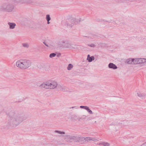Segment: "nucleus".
I'll list each match as a JSON object with an SVG mask.
<instances>
[{
  "label": "nucleus",
  "instance_id": "nucleus-1",
  "mask_svg": "<svg viewBox=\"0 0 146 146\" xmlns=\"http://www.w3.org/2000/svg\"><path fill=\"white\" fill-rule=\"evenodd\" d=\"M27 118L26 115L18 113H13L9 116L7 124L11 126L16 127Z\"/></svg>",
  "mask_w": 146,
  "mask_h": 146
},
{
  "label": "nucleus",
  "instance_id": "nucleus-2",
  "mask_svg": "<svg viewBox=\"0 0 146 146\" xmlns=\"http://www.w3.org/2000/svg\"><path fill=\"white\" fill-rule=\"evenodd\" d=\"M17 0H11L8 3L2 4L0 6V11H3L11 12L14 8V5L19 4L16 3Z\"/></svg>",
  "mask_w": 146,
  "mask_h": 146
},
{
  "label": "nucleus",
  "instance_id": "nucleus-3",
  "mask_svg": "<svg viewBox=\"0 0 146 146\" xmlns=\"http://www.w3.org/2000/svg\"><path fill=\"white\" fill-rule=\"evenodd\" d=\"M31 61L26 59H20L17 60L16 62V66L21 69H25L31 66Z\"/></svg>",
  "mask_w": 146,
  "mask_h": 146
},
{
  "label": "nucleus",
  "instance_id": "nucleus-4",
  "mask_svg": "<svg viewBox=\"0 0 146 146\" xmlns=\"http://www.w3.org/2000/svg\"><path fill=\"white\" fill-rule=\"evenodd\" d=\"M80 21V20H79L78 21L75 18H69L67 19L66 21V25L68 27L72 28L74 25L77 24Z\"/></svg>",
  "mask_w": 146,
  "mask_h": 146
},
{
  "label": "nucleus",
  "instance_id": "nucleus-5",
  "mask_svg": "<svg viewBox=\"0 0 146 146\" xmlns=\"http://www.w3.org/2000/svg\"><path fill=\"white\" fill-rule=\"evenodd\" d=\"M135 94L138 98L142 99L144 98L146 95V94L143 92L141 89H137L135 91Z\"/></svg>",
  "mask_w": 146,
  "mask_h": 146
},
{
  "label": "nucleus",
  "instance_id": "nucleus-6",
  "mask_svg": "<svg viewBox=\"0 0 146 146\" xmlns=\"http://www.w3.org/2000/svg\"><path fill=\"white\" fill-rule=\"evenodd\" d=\"M66 137L68 139H73L76 142H80L83 141V137H82L70 136L69 135H67Z\"/></svg>",
  "mask_w": 146,
  "mask_h": 146
},
{
  "label": "nucleus",
  "instance_id": "nucleus-7",
  "mask_svg": "<svg viewBox=\"0 0 146 146\" xmlns=\"http://www.w3.org/2000/svg\"><path fill=\"white\" fill-rule=\"evenodd\" d=\"M17 1L16 3H18L19 4L25 3L33 4L35 2L33 0H17Z\"/></svg>",
  "mask_w": 146,
  "mask_h": 146
},
{
  "label": "nucleus",
  "instance_id": "nucleus-8",
  "mask_svg": "<svg viewBox=\"0 0 146 146\" xmlns=\"http://www.w3.org/2000/svg\"><path fill=\"white\" fill-rule=\"evenodd\" d=\"M50 89H54L56 88L58 86L57 82L54 81H49Z\"/></svg>",
  "mask_w": 146,
  "mask_h": 146
},
{
  "label": "nucleus",
  "instance_id": "nucleus-9",
  "mask_svg": "<svg viewBox=\"0 0 146 146\" xmlns=\"http://www.w3.org/2000/svg\"><path fill=\"white\" fill-rule=\"evenodd\" d=\"M40 86L42 88L50 89L49 81L44 82L40 85Z\"/></svg>",
  "mask_w": 146,
  "mask_h": 146
},
{
  "label": "nucleus",
  "instance_id": "nucleus-10",
  "mask_svg": "<svg viewBox=\"0 0 146 146\" xmlns=\"http://www.w3.org/2000/svg\"><path fill=\"white\" fill-rule=\"evenodd\" d=\"M85 140L87 141H97L98 140L92 137H87L85 138L83 137V141Z\"/></svg>",
  "mask_w": 146,
  "mask_h": 146
},
{
  "label": "nucleus",
  "instance_id": "nucleus-11",
  "mask_svg": "<svg viewBox=\"0 0 146 146\" xmlns=\"http://www.w3.org/2000/svg\"><path fill=\"white\" fill-rule=\"evenodd\" d=\"M108 67L109 68L113 69H115L117 68L115 65L112 63H110L109 64Z\"/></svg>",
  "mask_w": 146,
  "mask_h": 146
},
{
  "label": "nucleus",
  "instance_id": "nucleus-12",
  "mask_svg": "<svg viewBox=\"0 0 146 146\" xmlns=\"http://www.w3.org/2000/svg\"><path fill=\"white\" fill-rule=\"evenodd\" d=\"M17 100L18 102H21L24 100L23 97L21 95H19L17 96Z\"/></svg>",
  "mask_w": 146,
  "mask_h": 146
},
{
  "label": "nucleus",
  "instance_id": "nucleus-13",
  "mask_svg": "<svg viewBox=\"0 0 146 146\" xmlns=\"http://www.w3.org/2000/svg\"><path fill=\"white\" fill-rule=\"evenodd\" d=\"M8 24L10 29H14L16 25L15 23H14L9 22Z\"/></svg>",
  "mask_w": 146,
  "mask_h": 146
},
{
  "label": "nucleus",
  "instance_id": "nucleus-14",
  "mask_svg": "<svg viewBox=\"0 0 146 146\" xmlns=\"http://www.w3.org/2000/svg\"><path fill=\"white\" fill-rule=\"evenodd\" d=\"M86 119V115H83L80 116H79L78 120L79 121H81L84 120Z\"/></svg>",
  "mask_w": 146,
  "mask_h": 146
},
{
  "label": "nucleus",
  "instance_id": "nucleus-15",
  "mask_svg": "<svg viewBox=\"0 0 146 146\" xmlns=\"http://www.w3.org/2000/svg\"><path fill=\"white\" fill-rule=\"evenodd\" d=\"M94 59L95 58L94 56L90 57L89 55H88L87 56V60L90 62H92V60H94Z\"/></svg>",
  "mask_w": 146,
  "mask_h": 146
},
{
  "label": "nucleus",
  "instance_id": "nucleus-16",
  "mask_svg": "<svg viewBox=\"0 0 146 146\" xmlns=\"http://www.w3.org/2000/svg\"><path fill=\"white\" fill-rule=\"evenodd\" d=\"M55 133H58L59 136H62L65 134V133L64 131H59L56 130L54 131Z\"/></svg>",
  "mask_w": 146,
  "mask_h": 146
},
{
  "label": "nucleus",
  "instance_id": "nucleus-17",
  "mask_svg": "<svg viewBox=\"0 0 146 146\" xmlns=\"http://www.w3.org/2000/svg\"><path fill=\"white\" fill-rule=\"evenodd\" d=\"M126 62L129 64H133V58H129L126 60Z\"/></svg>",
  "mask_w": 146,
  "mask_h": 146
},
{
  "label": "nucleus",
  "instance_id": "nucleus-18",
  "mask_svg": "<svg viewBox=\"0 0 146 146\" xmlns=\"http://www.w3.org/2000/svg\"><path fill=\"white\" fill-rule=\"evenodd\" d=\"M46 19L47 21V23L48 24H49L50 23V22H49V21L51 20V18L50 17V15H49L47 14L46 16Z\"/></svg>",
  "mask_w": 146,
  "mask_h": 146
},
{
  "label": "nucleus",
  "instance_id": "nucleus-19",
  "mask_svg": "<svg viewBox=\"0 0 146 146\" xmlns=\"http://www.w3.org/2000/svg\"><path fill=\"white\" fill-rule=\"evenodd\" d=\"M146 62V59L144 58H139V64L143 63Z\"/></svg>",
  "mask_w": 146,
  "mask_h": 146
},
{
  "label": "nucleus",
  "instance_id": "nucleus-20",
  "mask_svg": "<svg viewBox=\"0 0 146 146\" xmlns=\"http://www.w3.org/2000/svg\"><path fill=\"white\" fill-rule=\"evenodd\" d=\"M73 67V66L72 64H69L67 67V69L68 70H71Z\"/></svg>",
  "mask_w": 146,
  "mask_h": 146
},
{
  "label": "nucleus",
  "instance_id": "nucleus-21",
  "mask_svg": "<svg viewBox=\"0 0 146 146\" xmlns=\"http://www.w3.org/2000/svg\"><path fill=\"white\" fill-rule=\"evenodd\" d=\"M22 45L25 48H28L29 47V44L27 43H23L22 44Z\"/></svg>",
  "mask_w": 146,
  "mask_h": 146
},
{
  "label": "nucleus",
  "instance_id": "nucleus-22",
  "mask_svg": "<svg viewBox=\"0 0 146 146\" xmlns=\"http://www.w3.org/2000/svg\"><path fill=\"white\" fill-rule=\"evenodd\" d=\"M87 110L88 112L90 114H93L92 111L89 109L88 107L86 110Z\"/></svg>",
  "mask_w": 146,
  "mask_h": 146
},
{
  "label": "nucleus",
  "instance_id": "nucleus-23",
  "mask_svg": "<svg viewBox=\"0 0 146 146\" xmlns=\"http://www.w3.org/2000/svg\"><path fill=\"white\" fill-rule=\"evenodd\" d=\"M102 145L104 146H109L110 143L107 142H102Z\"/></svg>",
  "mask_w": 146,
  "mask_h": 146
},
{
  "label": "nucleus",
  "instance_id": "nucleus-24",
  "mask_svg": "<svg viewBox=\"0 0 146 146\" xmlns=\"http://www.w3.org/2000/svg\"><path fill=\"white\" fill-rule=\"evenodd\" d=\"M137 58H133V64H137Z\"/></svg>",
  "mask_w": 146,
  "mask_h": 146
},
{
  "label": "nucleus",
  "instance_id": "nucleus-25",
  "mask_svg": "<svg viewBox=\"0 0 146 146\" xmlns=\"http://www.w3.org/2000/svg\"><path fill=\"white\" fill-rule=\"evenodd\" d=\"M56 54L54 53H52L50 54L49 57L50 58H52L56 56Z\"/></svg>",
  "mask_w": 146,
  "mask_h": 146
},
{
  "label": "nucleus",
  "instance_id": "nucleus-26",
  "mask_svg": "<svg viewBox=\"0 0 146 146\" xmlns=\"http://www.w3.org/2000/svg\"><path fill=\"white\" fill-rule=\"evenodd\" d=\"M63 86L61 85H59L58 87V88L60 89L61 91H63Z\"/></svg>",
  "mask_w": 146,
  "mask_h": 146
},
{
  "label": "nucleus",
  "instance_id": "nucleus-27",
  "mask_svg": "<svg viewBox=\"0 0 146 146\" xmlns=\"http://www.w3.org/2000/svg\"><path fill=\"white\" fill-rule=\"evenodd\" d=\"M88 46L93 48H94L96 47V45L93 44H89Z\"/></svg>",
  "mask_w": 146,
  "mask_h": 146
},
{
  "label": "nucleus",
  "instance_id": "nucleus-28",
  "mask_svg": "<svg viewBox=\"0 0 146 146\" xmlns=\"http://www.w3.org/2000/svg\"><path fill=\"white\" fill-rule=\"evenodd\" d=\"M88 107V106H80V108H83L85 110H86Z\"/></svg>",
  "mask_w": 146,
  "mask_h": 146
},
{
  "label": "nucleus",
  "instance_id": "nucleus-29",
  "mask_svg": "<svg viewBox=\"0 0 146 146\" xmlns=\"http://www.w3.org/2000/svg\"><path fill=\"white\" fill-rule=\"evenodd\" d=\"M78 108V107L77 106H72V107H70L69 108V109H74V108H75V109H77Z\"/></svg>",
  "mask_w": 146,
  "mask_h": 146
},
{
  "label": "nucleus",
  "instance_id": "nucleus-30",
  "mask_svg": "<svg viewBox=\"0 0 146 146\" xmlns=\"http://www.w3.org/2000/svg\"><path fill=\"white\" fill-rule=\"evenodd\" d=\"M61 55V54L60 53H58L57 54L56 56L57 57H60Z\"/></svg>",
  "mask_w": 146,
  "mask_h": 146
},
{
  "label": "nucleus",
  "instance_id": "nucleus-31",
  "mask_svg": "<svg viewBox=\"0 0 146 146\" xmlns=\"http://www.w3.org/2000/svg\"><path fill=\"white\" fill-rule=\"evenodd\" d=\"M137 64H139V58H137Z\"/></svg>",
  "mask_w": 146,
  "mask_h": 146
},
{
  "label": "nucleus",
  "instance_id": "nucleus-32",
  "mask_svg": "<svg viewBox=\"0 0 146 146\" xmlns=\"http://www.w3.org/2000/svg\"><path fill=\"white\" fill-rule=\"evenodd\" d=\"M43 43L47 47H48V44L47 43H46L45 42H43Z\"/></svg>",
  "mask_w": 146,
  "mask_h": 146
},
{
  "label": "nucleus",
  "instance_id": "nucleus-33",
  "mask_svg": "<svg viewBox=\"0 0 146 146\" xmlns=\"http://www.w3.org/2000/svg\"><path fill=\"white\" fill-rule=\"evenodd\" d=\"M142 146H146V142L143 143L141 145Z\"/></svg>",
  "mask_w": 146,
  "mask_h": 146
},
{
  "label": "nucleus",
  "instance_id": "nucleus-34",
  "mask_svg": "<svg viewBox=\"0 0 146 146\" xmlns=\"http://www.w3.org/2000/svg\"><path fill=\"white\" fill-rule=\"evenodd\" d=\"M102 143H100L98 144V145H102Z\"/></svg>",
  "mask_w": 146,
  "mask_h": 146
},
{
  "label": "nucleus",
  "instance_id": "nucleus-35",
  "mask_svg": "<svg viewBox=\"0 0 146 146\" xmlns=\"http://www.w3.org/2000/svg\"><path fill=\"white\" fill-rule=\"evenodd\" d=\"M38 68H40V67H39V66H38Z\"/></svg>",
  "mask_w": 146,
  "mask_h": 146
},
{
  "label": "nucleus",
  "instance_id": "nucleus-36",
  "mask_svg": "<svg viewBox=\"0 0 146 146\" xmlns=\"http://www.w3.org/2000/svg\"><path fill=\"white\" fill-rule=\"evenodd\" d=\"M84 36V37H85V36Z\"/></svg>",
  "mask_w": 146,
  "mask_h": 146
}]
</instances>
